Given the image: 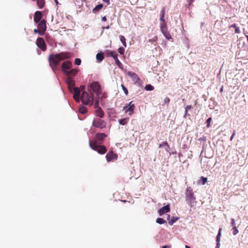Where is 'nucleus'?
<instances>
[{"mask_svg": "<svg viewBox=\"0 0 248 248\" xmlns=\"http://www.w3.org/2000/svg\"><path fill=\"white\" fill-rule=\"evenodd\" d=\"M191 2H192L193 1V0H190Z\"/></svg>", "mask_w": 248, "mask_h": 248, "instance_id": "nucleus-59", "label": "nucleus"}, {"mask_svg": "<svg viewBox=\"0 0 248 248\" xmlns=\"http://www.w3.org/2000/svg\"><path fill=\"white\" fill-rule=\"evenodd\" d=\"M170 215H168L167 219H168V220H169V219H170Z\"/></svg>", "mask_w": 248, "mask_h": 248, "instance_id": "nucleus-53", "label": "nucleus"}, {"mask_svg": "<svg viewBox=\"0 0 248 248\" xmlns=\"http://www.w3.org/2000/svg\"><path fill=\"white\" fill-rule=\"evenodd\" d=\"M185 248H190L188 246L186 245L185 246Z\"/></svg>", "mask_w": 248, "mask_h": 248, "instance_id": "nucleus-52", "label": "nucleus"}, {"mask_svg": "<svg viewBox=\"0 0 248 248\" xmlns=\"http://www.w3.org/2000/svg\"><path fill=\"white\" fill-rule=\"evenodd\" d=\"M164 144L166 145H168V143L166 142L164 143Z\"/></svg>", "mask_w": 248, "mask_h": 248, "instance_id": "nucleus-55", "label": "nucleus"}, {"mask_svg": "<svg viewBox=\"0 0 248 248\" xmlns=\"http://www.w3.org/2000/svg\"><path fill=\"white\" fill-rule=\"evenodd\" d=\"M90 147L93 150L96 151L99 154H104L107 149L104 146L99 145L96 140H92L89 142Z\"/></svg>", "mask_w": 248, "mask_h": 248, "instance_id": "nucleus-5", "label": "nucleus"}, {"mask_svg": "<svg viewBox=\"0 0 248 248\" xmlns=\"http://www.w3.org/2000/svg\"><path fill=\"white\" fill-rule=\"evenodd\" d=\"M191 108V105L187 106L185 108V114H187L188 110Z\"/></svg>", "mask_w": 248, "mask_h": 248, "instance_id": "nucleus-39", "label": "nucleus"}, {"mask_svg": "<svg viewBox=\"0 0 248 248\" xmlns=\"http://www.w3.org/2000/svg\"><path fill=\"white\" fill-rule=\"evenodd\" d=\"M231 224L232 226V227H236V224L235 222V220L233 218L231 219Z\"/></svg>", "mask_w": 248, "mask_h": 248, "instance_id": "nucleus-40", "label": "nucleus"}, {"mask_svg": "<svg viewBox=\"0 0 248 248\" xmlns=\"http://www.w3.org/2000/svg\"><path fill=\"white\" fill-rule=\"evenodd\" d=\"M103 4H99L97 5H96L93 9V13H96L98 11H99L100 10H101L103 8Z\"/></svg>", "mask_w": 248, "mask_h": 248, "instance_id": "nucleus-24", "label": "nucleus"}, {"mask_svg": "<svg viewBox=\"0 0 248 248\" xmlns=\"http://www.w3.org/2000/svg\"><path fill=\"white\" fill-rule=\"evenodd\" d=\"M220 247V242H217V245L216 248H219Z\"/></svg>", "mask_w": 248, "mask_h": 248, "instance_id": "nucleus-46", "label": "nucleus"}, {"mask_svg": "<svg viewBox=\"0 0 248 248\" xmlns=\"http://www.w3.org/2000/svg\"><path fill=\"white\" fill-rule=\"evenodd\" d=\"M161 31L167 39L170 40L171 39V36L167 29L164 30L163 31L162 30Z\"/></svg>", "mask_w": 248, "mask_h": 248, "instance_id": "nucleus-20", "label": "nucleus"}, {"mask_svg": "<svg viewBox=\"0 0 248 248\" xmlns=\"http://www.w3.org/2000/svg\"><path fill=\"white\" fill-rule=\"evenodd\" d=\"M128 121H129V118H125L124 119H119L118 120V122H119V123L120 124L124 125H125L126 124H127Z\"/></svg>", "mask_w": 248, "mask_h": 248, "instance_id": "nucleus-23", "label": "nucleus"}, {"mask_svg": "<svg viewBox=\"0 0 248 248\" xmlns=\"http://www.w3.org/2000/svg\"><path fill=\"white\" fill-rule=\"evenodd\" d=\"M80 99L82 103L84 105L92 106L94 103V95L93 93H89L86 91H83L81 94Z\"/></svg>", "mask_w": 248, "mask_h": 248, "instance_id": "nucleus-4", "label": "nucleus"}, {"mask_svg": "<svg viewBox=\"0 0 248 248\" xmlns=\"http://www.w3.org/2000/svg\"><path fill=\"white\" fill-rule=\"evenodd\" d=\"M104 2L107 3L108 5L110 4L109 0H103Z\"/></svg>", "mask_w": 248, "mask_h": 248, "instance_id": "nucleus-48", "label": "nucleus"}, {"mask_svg": "<svg viewBox=\"0 0 248 248\" xmlns=\"http://www.w3.org/2000/svg\"><path fill=\"white\" fill-rule=\"evenodd\" d=\"M72 63L69 61L64 62L62 64V70L65 73L71 69Z\"/></svg>", "mask_w": 248, "mask_h": 248, "instance_id": "nucleus-11", "label": "nucleus"}, {"mask_svg": "<svg viewBox=\"0 0 248 248\" xmlns=\"http://www.w3.org/2000/svg\"><path fill=\"white\" fill-rule=\"evenodd\" d=\"M34 33H39L40 34V35H41V32H42V31L39 30L38 29V30L34 29Z\"/></svg>", "mask_w": 248, "mask_h": 248, "instance_id": "nucleus-43", "label": "nucleus"}, {"mask_svg": "<svg viewBox=\"0 0 248 248\" xmlns=\"http://www.w3.org/2000/svg\"><path fill=\"white\" fill-rule=\"evenodd\" d=\"M38 29L42 31V32H41V35H44L46 30V22L45 20H43L40 22L38 24Z\"/></svg>", "mask_w": 248, "mask_h": 248, "instance_id": "nucleus-10", "label": "nucleus"}, {"mask_svg": "<svg viewBox=\"0 0 248 248\" xmlns=\"http://www.w3.org/2000/svg\"><path fill=\"white\" fill-rule=\"evenodd\" d=\"M232 231H233V235H236L238 233V230H237L236 227H232Z\"/></svg>", "mask_w": 248, "mask_h": 248, "instance_id": "nucleus-35", "label": "nucleus"}, {"mask_svg": "<svg viewBox=\"0 0 248 248\" xmlns=\"http://www.w3.org/2000/svg\"><path fill=\"white\" fill-rule=\"evenodd\" d=\"M160 27L161 31L167 29V24L166 22H160Z\"/></svg>", "mask_w": 248, "mask_h": 248, "instance_id": "nucleus-29", "label": "nucleus"}, {"mask_svg": "<svg viewBox=\"0 0 248 248\" xmlns=\"http://www.w3.org/2000/svg\"><path fill=\"white\" fill-rule=\"evenodd\" d=\"M70 54L68 52H62L57 54H51L49 56V65L52 70L55 72L57 70V66L59 62L70 57Z\"/></svg>", "mask_w": 248, "mask_h": 248, "instance_id": "nucleus-1", "label": "nucleus"}, {"mask_svg": "<svg viewBox=\"0 0 248 248\" xmlns=\"http://www.w3.org/2000/svg\"><path fill=\"white\" fill-rule=\"evenodd\" d=\"M42 17V13L40 11H36L35 13L34 16V22L37 23H38L40 20H41Z\"/></svg>", "mask_w": 248, "mask_h": 248, "instance_id": "nucleus-17", "label": "nucleus"}, {"mask_svg": "<svg viewBox=\"0 0 248 248\" xmlns=\"http://www.w3.org/2000/svg\"><path fill=\"white\" fill-rule=\"evenodd\" d=\"M74 98L76 101L79 102L80 100V92L79 89L78 88H74Z\"/></svg>", "mask_w": 248, "mask_h": 248, "instance_id": "nucleus-16", "label": "nucleus"}, {"mask_svg": "<svg viewBox=\"0 0 248 248\" xmlns=\"http://www.w3.org/2000/svg\"><path fill=\"white\" fill-rule=\"evenodd\" d=\"M66 82L69 86H73L74 85V82L71 77H68L67 78Z\"/></svg>", "mask_w": 248, "mask_h": 248, "instance_id": "nucleus-27", "label": "nucleus"}, {"mask_svg": "<svg viewBox=\"0 0 248 248\" xmlns=\"http://www.w3.org/2000/svg\"><path fill=\"white\" fill-rule=\"evenodd\" d=\"M212 118L210 117L209 118L207 121H206V123H207V127H209L210 126V123L212 122Z\"/></svg>", "mask_w": 248, "mask_h": 248, "instance_id": "nucleus-37", "label": "nucleus"}, {"mask_svg": "<svg viewBox=\"0 0 248 248\" xmlns=\"http://www.w3.org/2000/svg\"><path fill=\"white\" fill-rule=\"evenodd\" d=\"M127 75H128L129 77H130L131 79L135 83L137 82L140 80V78L138 77V75L135 73L132 72H128L127 73Z\"/></svg>", "mask_w": 248, "mask_h": 248, "instance_id": "nucleus-15", "label": "nucleus"}, {"mask_svg": "<svg viewBox=\"0 0 248 248\" xmlns=\"http://www.w3.org/2000/svg\"><path fill=\"white\" fill-rule=\"evenodd\" d=\"M79 111L82 114H85L87 112V108L86 107L82 106L79 108Z\"/></svg>", "mask_w": 248, "mask_h": 248, "instance_id": "nucleus-25", "label": "nucleus"}, {"mask_svg": "<svg viewBox=\"0 0 248 248\" xmlns=\"http://www.w3.org/2000/svg\"><path fill=\"white\" fill-rule=\"evenodd\" d=\"M165 7H163L161 11H160V17H164V16H165Z\"/></svg>", "mask_w": 248, "mask_h": 248, "instance_id": "nucleus-33", "label": "nucleus"}, {"mask_svg": "<svg viewBox=\"0 0 248 248\" xmlns=\"http://www.w3.org/2000/svg\"><path fill=\"white\" fill-rule=\"evenodd\" d=\"M55 0V3H56V4H58L59 3H58V0Z\"/></svg>", "mask_w": 248, "mask_h": 248, "instance_id": "nucleus-51", "label": "nucleus"}, {"mask_svg": "<svg viewBox=\"0 0 248 248\" xmlns=\"http://www.w3.org/2000/svg\"><path fill=\"white\" fill-rule=\"evenodd\" d=\"M179 218L176 217H173L169 221V224L170 225H172L174 223H175Z\"/></svg>", "mask_w": 248, "mask_h": 248, "instance_id": "nucleus-26", "label": "nucleus"}, {"mask_svg": "<svg viewBox=\"0 0 248 248\" xmlns=\"http://www.w3.org/2000/svg\"><path fill=\"white\" fill-rule=\"evenodd\" d=\"M78 73V70L75 69H70L65 72V74L69 77L75 76Z\"/></svg>", "mask_w": 248, "mask_h": 248, "instance_id": "nucleus-18", "label": "nucleus"}, {"mask_svg": "<svg viewBox=\"0 0 248 248\" xmlns=\"http://www.w3.org/2000/svg\"><path fill=\"white\" fill-rule=\"evenodd\" d=\"M222 90H223V87H222V88L221 89L220 91H222Z\"/></svg>", "mask_w": 248, "mask_h": 248, "instance_id": "nucleus-58", "label": "nucleus"}, {"mask_svg": "<svg viewBox=\"0 0 248 248\" xmlns=\"http://www.w3.org/2000/svg\"><path fill=\"white\" fill-rule=\"evenodd\" d=\"M90 91H92L93 93H95L96 96V99L101 100L102 98H106V95L105 93H103L101 90V87L97 81H93L92 82L89 86Z\"/></svg>", "mask_w": 248, "mask_h": 248, "instance_id": "nucleus-2", "label": "nucleus"}, {"mask_svg": "<svg viewBox=\"0 0 248 248\" xmlns=\"http://www.w3.org/2000/svg\"><path fill=\"white\" fill-rule=\"evenodd\" d=\"M118 52L120 54L123 55L124 52V49L123 47H119L118 48Z\"/></svg>", "mask_w": 248, "mask_h": 248, "instance_id": "nucleus-38", "label": "nucleus"}, {"mask_svg": "<svg viewBox=\"0 0 248 248\" xmlns=\"http://www.w3.org/2000/svg\"><path fill=\"white\" fill-rule=\"evenodd\" d=\"M235 130H234V131H233V133H232V135L231 136V138H230V140H231V141L233 140V138H234V136H235Z\"/></svg>", "mask_w": 248, "mask_h": 248, "instance_id": "nucleus-42", "label": "nucleus"}, {"mask_svg": "<svg viewBox=\"0 0 248 248\" xmlns=\"http://www.w3.org/2000/svg\"><path fill=\"white\" fill-rule=\"evenodd\" d=\"M135 108V105L132 104V102H130L128 106L124 107V109L125 110L126 112H129V115H131L133 113V111Z\"/></svg>", "mask_w": 248, "mask_h": 248, "instance_id": "nucleus-13", "label": "nucleus"}, {"mask_svg": "<svg viewBox=\"0 0 248 248\" xmlns=\"http://www.w3.org/2000/svg\"><path fill=\"white\" fill-rule=\"evenodd\" d=\"M162 146V144H160L159 147L160 148V147H161Z\"/></svg>", "mask_w": 248, "mask_h": 248, "instance_id": "nucleus-56", "label": "nucleus"}, {"mask_svg": "<svg viewBox=\"0 0 248 248\" xmlns=\"http://www.w3.org/2000/svg\"><path fill=\"white\" fill-rule=\"evenodd\" d=\"M170 211V204H167L166 206H164L162 207L161 208L159 209L158 211V213L160 216H162L163 215L165 214V213H167Z\"/></svg>", "mask_w": 248, "mask_h": 248, "instance_id": "nucleus-14", "label": "nucleus"}, {"mask_svg": "<svg viewBox=\"0 0 248 248\" xmlns=\"http://www.w3.org/2000/svg\"><path fill=\"white\" fill-rule=\"evenodd\" d=\"M246 37H247V38L248 39V35H246Z\"/></svg>", "mask_w": 248, "mask_h": 248, "instance_id": "nucleus-57", "label": "nucleus"}, {"mask_svg": "<svg viewBox=\"0 0 248 248\" xmlns=\"http://www.w3.org/2000/svg\"><path fill=\"white\" fill-rule=\"evenodd\" d=\"M109 28V26H107L105 28L107 29H108Z\"/></svg>", "mask_w": 248, "mask_h": 248, "instance_id": "nucleus-54", "label": "nucleus"}, {"mask_svg": "<svg viewBox=\"0 0 248 248\" xmlns=\"http://www.w3.org/2000/svg\"><path fill=\"white\" fill-rule=\"evenodd\" d=\"M106 158L108 162H110L113 160H116L117 156L116 154H114L112 151L109 152L106 155Z\"/></svg>", "mask_w": 248, "mask_h": 248, "instance_id": "nucleus-12", "label": "nucleus"}, {"mask_svg": "<svg viewBox=\"0 0 248 248\" xmlns=\"http://www.w3.org/2000/svg\"><path fill=\"white\" fill-rule=\"evenodd\" d=\"M156 222L159 224H162L165 223L166 221L162 218H157L156 220Z\"/></svg>", "mask_w": 248, "mask_h": 248, "instance_id": "nucleus-30", "label": "nucleus"}, {"mask_svg": "<svg viewBox=\"0 0 248 248\" xmlns=\"http://www.w3.org/2000/svg\"><path fill=\"white\" fill-rule=\"evenodd\" d=\"M107 137V135H106L105 133H97L96 135V138L97 140H103L106 137Z\"/></svg>", "mask_w": 248, "mask_h": 248, "instance_id": "nucleus-21", "label": "nucleus"}, {"mask_svg": "<svg viewBox=\"0 0 248 248\" xmlns=\"http://www.w3.org/2000/svg\"><path fill=\"white\" fill-rule=\"evenodd\" d=\"M93 125L96 128H104L106 126V122L100 119H94L93 122Z\"/></svg>", "mask_w": 248, "mask_h": 248, "instance_id": "nucleus-6", "label": "nucleus"}, {"mask_svg": "<svg viewBox=\"0 0 248 248\" xmlns=\"http://www.w3.org/2000/svg\"><path fill=\"white\" fill-rule=\"evenodd\" d=\"M75 63L78 65H80L81 64V60L78 58H76L75 60Z\"/></svg>", "mask_w": 248, "mask_h": 248, "instance_id": "nucleus-36", "label": "nucleus"}, {"mask_svg": "<svg viewBox=\"0 0 248 248\" xmlns=\"http://www.w3.org/2000/svg\"><path fill=\"white\" fill-rule=\"evenodd\" d=\"M207 181V178L204 177H201L200 179L197 181L198 184L199 185H204Z\"/></svg>", "mask_w": 248, "mask_h": 248, "instance_id": "nucleus-22", "label": "nucleus"}, {"mask_svg": "<svg viewBox=\"0 0 248 248\" xmlns=\"http://www.w3.org/2000/svg\"><path fill=\"white\" fill-rule=\"evenodd\" d=\"M236 27H237L235 24H233L230 26V28H234L235 29L236 28Z\"/></svg>", "mask_w": 248, "mask_h": 248, "instance_id": "nucleus-47", "label": "nucleus"}, {"mask_svg": "<svg viewBox=\"0 0 248 248\" xmlns=\"http://www.w3.org/2000/svg\"><path fill=\"white\" fill-rule=\"evenodd\" d=\"M162 248H170V246H163Z\"/></svg>", "mask_w": 248, "mask_h": 248, "instance_id": "nucleus-49", "label": "nucleus"}, {"mask_svg": "<svg viewBox=\"0 0 248 248\" xmlns=\"http://www.w3.org/2000/svg\"><path fill=\"white\" fill-rule=\"evenodd\" d=\"M36 45L43 51H45L46 49V45L43 39L38 38L36 40Z\"/></svg>", "mask_w": 248, "mask_h": 248, "instance_id": "nucleus-9", "label": "nucleus"}, {"mask_svg": "<svg viewBox=\"0 0 248 248\" xmlns=\"http://www.w3.org/2000/svg\"><path fill=\"white\" fill-rule=\"evenodd\" d=\"M104 58V53L102 52H100L98 53L96 55V59L98 62H101Z\"/></svg>", "mask_w": 248, "mask_h": 248, "instance_id": "nucleus-19", "label": "nucleus"}, {"mask_svg": "<svg viewBox=\"0 0 248 248\" xmlns=\"http://www.w3.org/2000/svg\"><path fill=\"white\" fill-rule=\"evenodd\" d=\"M164 102L165 103L167 104V103H169V102H170V99L169 97H166L165 99H164Z\"/></svg>", "mask_w": 248, "mask_h": 248, "instance_id": "nucleus-41", "label": "nucleus"}, {"mask_svg": "<svg viewBox=\"0 0 248 248\" xmlns=\"http://www.w3.org/2000/svg\"><path fill=\"white\" fill-rule=\"evenodd\" d=\"M154 89V87L150 84L146 85V86L145 87V89L146 91H153Z\"/></svg>", "mask_w": 248, "mask_h": 248, "instance_id": "nucleus-31", "label": "nucleus"}, {"mask_svg": "<svg viewBox=\"0 0 248 248\" xmlns=\"http://www.w3.org/2000/svg\"><path fill=\"white\" fill-rule=\"evenodd\" d=\"M221 229L220 228L219 230V231H218V233L216 237L217 242H220V236H221Z\"/></svg>", "mask_w": 248, "mask_h": 248, "instance_id": "nucleus-32", "label": "nucleus"}, {"mask_svg": "<svg viewBox=\"0 0 248 248\" xmlns=\"http://www.w3.org/2000/svg\"><path fill=\"white\" fill-rule=\"evenodd\" d=\"M99 100L98 99H96L95 100V103L94 104V107L96 109L95 114L99 118H102L104 116V112L102 110L101 108L99 107Z\"/></svg>", "mask_w": 248, "mask_h": 248, "instance_id": "nucleus-7", "label": "nucleus"}, {"mask_svg": "<svg viewBox=\"0 0 248 248\" xmlns=\"http://www.w3.org/2000/svg\"><path fill=\"white\" fill-rule=\"evenodd\" d=\"M119 38H120V41L123 43L124 46V47H126V42H125V37L124 36L121 35H120Z\"/></svg>", "mask_w": 248, "mask_h": 248, "instance_id": "nucleus-28", "label": "nucleus"}, {"mask_svg": "<svg viewBox=\"0 0 248 248\" xmlns=\"http://www.w3.org/2000/svg\"><path fill=\"white\" fill-rule=\"evenodd\" d=\"M160 21L161 22H166L165 20L164 19V17H160Z\"/></svg>", "mask_w": 248, "mask_h": 248, "instance_id": "nucleus-45", "label": "nucleus"}, {"mask_svg": "<svg viewBox=\"0 0 248 248\" xmlns=\"http://www.w3.org/2000/svg\"><path fill=\"white\" fill-rule=\"evenodd\" d=\"M185 194V200L186 203L191 207L193 206L196 203V197L194 195L193 189L191 187H187Z\"/></svg>", "mask_w": 248, "mask_h": 248, "instance_id": "nucleus-3", "label": "nucleus"}, {"mask_svg": "<svg viewBox=\"0 0 248 248\" xmlns=\"http://www.w3.org/2000/svg\"><path fill=\"white\" fill-rule=\"evenodd\" d=\"M121 87L122 88V89L124 91V93L126 94V95H127L128 93V90L125 87V86L123 85V84H122L121 85Z\"/></svg>", "mask_w": 248, "mask_h": 248, "instance_id": "nucleus-34", "label": "nucleus"}, {"mask_svg": "<svg viewBox=\"0 0 248 248\" xmlns=\"http://www.w3.org/2000/svg\"><path fill=\"white\" fill-rule=\"evenodd\" d=\"M102 20L103 21H106L107 20V18L106 16H103L102 18Z\"/></svg>", "mask_w": 248, "mask_h": 248, "instance_id": "nucleus-50", "label": "nucleus"}, {"mask_svg": "<svg viewBox=\"0 0 248 248\" xmlns=\"http://www.w3.org/2000/svg\"><path fill=\"white\" fill-rule=\"evenodd\" d=\"M108 56L112 57L115 61L116 64L121 69L122 68V64L119 60L117 54L114 51H110L108 53Z\"/></svg>", "mask_w": 248, "mask_h": 248, "instance_id": "nucleus-8", "label": "nucleus"}, {"mask_svg": "<svg viewBox=\"0 0 248 248\" xmlns=\"http://www.w3.org/2000/svg\"><path fill=\"white\" fill-rule=\"evenodd\" d=\"M235 33H240V31L238 27H236V28L235 29Z\"/></svg>", "mask_w": 248, "mask_h": 248, "instance_id": "nucleus-44", "label": "nucleus"}]
</instances>
